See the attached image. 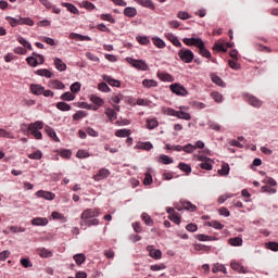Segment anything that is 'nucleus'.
<instances>
[{
    "instance_id": "1",
    "label": "nucleus",
    "mask_w": 278,
    "mask_h": 278,
    "mask_svg": "<svg viewBox=\"0 0 278 278\" xmlns=\"http://www.w3.org/2000/svg\"><path fill=\"white\" fill-rule=\"evenodd\" d=\"M99 216H101V210L99 208H86L81 215V222L80 225L81 227H93L99 225V220L97 218H99Z\"/></svg>"
},
{
    "instance_id": "2",
    "label": "nucleus",
    "mask_w": 278,
    "mask_h": 278,
    "mask_svg": "<svg viewBox=\"0 0 278 278\" xmlns=\"http://www.w3.org/2000/svg\"><path fill=\"white\" fill-rule=\"evenodd\" d=\"M43 127L45 123L37 121L28 125V131H30L31 136H34L36 140H42V132H40L39 129H43Z\"/></svg>"
},
{
    "instance_id": "3",
    "label": "nucleus",
    "mask_w": 278,
    "mask_h": 278,
    "mask_svg": "<svg viewBox=\"0 0 278 278\" xmlns=\"http://www.w3.org/2000/svg\"><path fill=\"white\" fill-rule=\"evenodd\" d=\"M178 58H180L181 62L185 64H191V62L194 60V52L190 49L181 48L178 51Z\"/></svg>"
},
{
    "instance_id": "4",
    "label": "nucleus",
    "mask_w": 278,
    "mask_h": 278,
    "mask_svg": "<svg viewBox=\"0 0 278 278\" xmlns=\"http://www.w3.org/2000/svg\"><path fill=\"white\" fill-rule=\"evenodd\" d=\"M243 99L247 101V103H249V105H252V108H262L263 105L262 100L257 99L255 96L243 93Z\"/></svg>"
},
{
    "instance_id": "5",
    "label": "nucleus",
    "mask_w": 278,
    "mask_h": 278,
    "mask_svg": "<svg viewBox=\"0 0 278 278\" xmlns=\"http://www.w3.org/2000/svg\"><path fill=\"white\" fill-rule=\"evenodd\" d=\"M199 162H202L200 164V168L203 170H212V166L214 164V161L207 156L199 155L198 156Z\"/></svg>"
},
{
    "instance_id": "6",
    "label": "nucleus",
    "mask_w": 278,
    "mask_h": 278,
    "mask_svg": "<svg viewBox=\"0 0 278 278\" xmlns=\"http://www.w3.org/2000/svg\"><path fill=\"white\" fill-rule=\"evenodd\" d=\"M169 88L174 94H178L179 97H186V94H188V90H186L184 86L174 84L170 85Z\"/></svg>"
},
{
    "instance_id": "7",
    "label": "nucleus",
    "mask_w": 278,
    "mask_h": 278,
    "mask_svg": "<svg viewBox=\"0 0 278 278\" xmlns=\"http://www.w3.org/2000/svg\"><path fill=\"white\" fill-rule=\"evenodd\" d=\"M35 194L38 199H46V201H53L55 199V193L51 191L39 190Z\"/></svg>"
},
{
    "instance_id": "8",
    "label": "nucleus",
    "mask_w": 278,
    "mask_h": 278,
    "mask_svg": "<svg viewBox=\"0 0 278 278\" xmlns=\"http://www.w3.org/2000/svg\"><path fill=\"white\" fill-rule=\"evenodd\" d=\"M184 45H187V47H197L199 49L200 45L203 42L202 38H184L182 39Z\"/></svg>"
},
{
    "instance_id": "9",
    "label": "nucleus",
    "mask_w": 278,
    "mask_h": 278,
    "mask_svg": "<svg viewBox=\"0 0 278 278\" xmlns=\"http://www.w3.org/2000/svg\"><path fill=\"white\" fill-rule=\"evenodd\" d=\"M130 64L131 66H134V68H137L138 71H149V65H147V63L142 60L131 59Z\"/></svg>"
},
{
    "instance_id": "10",
    "label": "nucleus",
    "mask_w": 278,
    "mask_h": 278,
    "mask_svg": "<svg viewBox=\"0 0 278 278\" xmlns=\"http://www.w3.org/2000/svg\"><path fill=\"white\" fill-rule=\"evenodd\" d=\"M147 251L149 253V256L152 257L153 260H162V251L161 250H155L153 245H148Z\"/></svg>"
},
{
    "instance_id": "11",
    "label": "nucleus",
    "mask_w": 278,
    "mask_h": 278,
    "mask_svg": "<svg viewBox=\"0 0 278 278\" xmlns=\"http://www.w3.org/2000/svg\"><path fill=\"white\" fill-rule=\"evenodd\" d=\"M165 38L169 40V42H172L174 47H178L179 49L184 47V45H181V41H179V38H177V36H175L173 33L165 34Z\"/></svg>"
},
{
    "instance_id": "12",
    "label": "nucleus",
    "mask_w": 278,
    "mask_h": 278,
    "mask_svg": "<svg viewBox=\"0 0 278 278\" xmlns=\"http://www.w3.org/2000/svg\"><path fill=\"white\" fill-rule=\"evenodd\" d=\"M30 223L34 227H47V225H49V219L46 217H35Z\"/></svg>"
},
{
    "instance_id": "13",
    "label": "nucleus",
    "mask_w": 278,
    "mask_h": 278,
    "mask_svg": "<svg viewBox=\"0 0 278 278\" xmlns=\"http://www.w3.org/2000/svg\"><path fill=\"white\" fill-rule=\"evenodd\" d=\"M48 86H49V88H52L53 90H64V88H66L64 83H62L58 79L49 80Z\"/></svg>"
},
{
    "instance_id": "14",
    "label": "nucleus",
    "mask_w": 278,
    "mask_h": 278,
    "mask_svg": "<svg viewBox=\"0 0 278 278\" xmlns=\"http://www.w3.org/2000/svg\"><path fill=\"white\" fill-rule=\"evenodd\" d=\"M110 177V169L101 168L98 174L93 176L94 181H101V179H108Z\"/></svg>"
},
{
    "instance_id": "15",
    "label": "nucleus",
    "mask_w": 278,
    "mask_h": 278,
    "mask_svg": "<svg viewBox=\"0 0 278 278\" xmlns=\"http://www.w3.org/2000/svg\"><path fill=\"white\" fill-rule=\"evenodd\" d=\"M30 92L33 94H36L37 97H39V94H42L45 92V87L42 85L31 84Z\"/></svg>"
},
{
    "instance_id": "16",
    "label": "nucleus",
    "mask_w": 278,
    "mask_h": 278,
    "mask_svg": "<svg viewBox=\"0 0 278 278\" xmlns=\"http://www.w3.org/2000/svg\"><path fill=\"white\" fill-rule=\"evenodd\" d=\"M135 149H140L141 151H151V149H153V143L150 141L138 142Z\"/></svg>"
},
{
    "instance_id": "17",
    "label": "nucleus",
    "mask_w": 278,
    "mask_h": 278,
    "mask_svg": "<svg viewBox=\"0 0 278 278\" xmlns=\"http://www.w3.org/2000/svg\"><path fill=\"white\" fill-rule=\"evenodd\" d=\"M227 47H231V45L227 43V46H225L223 42H215L213 50L217 51V53H227Z\"/></svg>"
},
{
    "instance_id": "18",
    "label": "nucleus",
    "mask_w": 278,
    "mask_h": 278,
    "mask_svg": "<svg viewBox=\"0 0 278 278\" xmlns=\"http://www.w3.org/2000/svg\"><path fill=\"white\" fill-rule=\"evenodd\" d=\"M104 81H106V84H109V86H113L114 88H121V80L111 78L108 75L103 76Z\"/></svg>"
},
{
    "instance_id": "19",
    "label": "nucleus",
    "mask_w": 278,
    "mask_h": 278,
    "mask_svg": "<svg viewBox=\"0 0 278 278\" xmlns=\"http://www.w3.org/2000/svg\"><path fill=\"white\" fill-rule=\"evenodd\" d=\"M46 134H48L49 138H52L54 142H60V138H58V134H55V130L51 128L50 126L45 127Z\"/></svg>"
},
{
    "instance_id": "20",
    "label": "nucleus",
    "mask_w": 278,
    "mask_h": 278,
    "mask_svg": "<svg viewBox=\"0 0 278 278\" xmlns=\"http://www.w3.org/2000/svg\"><path fill=\"white\" fill-rule=\"evenodd\" d=\"M37 253H38L39 257H45V258L53 257V252L48 250V249H46V248L38 249Z\"/></svg>"
},
{
    "instance_id": "21",
    "label": "nucleus",
    "mask_w": 278,
    "mask_h": 278,
    "mask_svg": "<svg viewBox=\"0 0 278 278\" xmlns=\"http://www.w3.org/2000/svg\"><path fill=\"white\" fill-rule=\"evenodd\" d=\"M136 14H138V10H136V8L127 7L124 9V16H127L128 18H134Z\"/></svg>"
},
{
    "instance_id": "22",
    "label": "nucleus",
    "mask_w": 278,
    "mask_h": 278,
    "mask_svg": "<svg viewBox=\"0 0 278 278\" xmlns=\"http://www.w3.org/2000/svg\"><path fill=\"white\" fill-rule=\"evenodd\" d=\"M136 3L142 5L143 8H149V10H155V4L151 0H135Z\"/></svg>"
},
{
    "instance_id": "23",
    "label": "nucleus",
    "mask_w": 278,
    "mask_h": 278,
    "mask_svg": "<svg viewBox=\"0 0 278 278\" xmlns=\"http://www.w3.org/2000/svg\"><path fill=\"white\" fill-rule=\"evenodd\" d=\"M36 75H39V77H47V79H51L53 77V73L47 68L37 70Z\"/></svg>"
},
{
    "instance_id": "24",
    "label": "nucleus",
    "mask_w": 278,
    "mask_h": 278,
    "mask_svg": "<svg viewBox=\"0 0 278 278\" xmlns=\"http://www.w3.org/2000/svg\"><path fill=\"white\" fill-rule=\"evenodd\" d=\"M54 66L60 72L66 71V63H64V61H62L60 58L54 59Z\"/></svg>"
},
{
    "instance_id": "25",
    "label": "nucleus",
    "mask_w": 278,
    "mask_h": 278,
    "mask_svg": "<svg viewBox=\"0 0 278 278\" xmlns=\"http://www.w3.org/2000/svg\"><path fill=\"white\" fill-rule=\"evenodd\" d=\"M198 49L203 58H212V53L205 48V43L203 41L201 42L200 47H198Z\"/></svg>"
},
{
    "instance_id": "26",
    "label": "nucleus",
    "mask_w": 278,
    "mask_h": 278,
    "mask_svg": "<svg viewBox=\"0 0 278 278\" xmlns=\"http://www.w3.org/2000/svg\"><path fill=\"white\" fill-rule=\"evenodd\" d=\"M115 136L117 138H129V136H131V130H129V129H118V130H116Z\"/></svg>"
},
{
    "instance_id": "27",
    "label": "nucleus",
    "mask_w": 278,
    "mask_h": 278,
    "mask_svg": "<svg viewBox=\"0 0 278 278\" xmlns=\"http://www.w3.org/2000/svg\"><path fill=\"white\" fill-rule=\"evenodd\" d=\"M63 8H67L68 12L72 14H79V10L75 4L68 3V2H62Z\"/></svg>"
},
{
    "instance_id": "28",
    "label": "nucleus",
    "mask_w": 278,
    "mask_h": 278,
    "mask_svg": "<svg viewBox=\"0 0 278 278\" xmlns=\"http://www.w3.org/2000/svg\"><path fill=\"white\" fill-rule=\"evenodd\" d=\"M142 86H144V88H157V81L153 79H143Z\"/></svg>"
},
{
    "instance_id": "29",
    "label": "nucleus",
    "mask_w": 278,
    "mask_h": 278,
    "mask_svg": "<svg viewBox=\"0 0 278 278\" xmlns=\"http://www.w3.org/2000/svg\"><path fill=\"white\" fill-rule=\"evenodd\" d=\"M104 114L108 116V118L113 122V121H116L117 118V114H116V111L113 110V109H106Z\"/></svg>"
},
{
    "instance_id": "30",
    "label": "nucleus",
    "mask_w": 278,
    "mask_h": 278,
    "mask_svg": "<svg viewBox=\"0 0 278 278\" xmlns=\"http://www.w3.org/2000/svg\"><path fill=\"white\" fill-rule=\"evenodd\" d=\"M207 227H213V229H223L225 227V225L220 224V222L218 220H211V222H206Z\"/></svg>"
},
{
    "instance_id": "31",
    "label": "nucleus",
    "mask_w": 278,
    "mask_h": 278,
    "mask_svg": "<svg viewBox=\"0 0 278 278\" xmlns=\"http://www.w3.org/2000/svg\"><path fill=\"white\" fill-rule=\"evenodd\" d=\"M228 243L231 247H242V238H240V237L230 238L228 240Z\"/></svg>"
},
{
    "instance_id": "32",
    "label": "nucleus",
    "mask_w": 278,
    "mask_h": 278,
    "mask_svg": "<svg viewBox=\"0 0 278 278\" xmlns=\"http://www.w3.org/2000/svg\"><path fill=\"white\" fill-rule=\"evenodd\" d=\"M211 79L213 84H216V86H222V88L225 86V81H223V78L218 75L212 74Z\"/></svg>"
},
{
    "instance_id": "33",
    "label": "nucleus",
    "mask_w": 278,
    "mask_h": 278,
    "mask_svg": "<svg viewBox=\"0 0 278 278\" xmlns=\"http://www.w3.org/2000/svg\"><path fill=\"white\" fill-rule=\"evenodd\" d=\"M5 20L11 25V27H17V25H21V17L14 18L12 16H7Z\"/></svg>"
},
{
    "instance_id": "34",
    "label": "nucleus",
    "mask_w": 278,
    "mask_h": 278,
    "mask_svg": "<svg viewBox=\"0 0 278 278\" xmlns=\"http://www.w3.org/2000/svg\"><path fill=\"white\" fill-rule=\"evenodd\" d=\"M56 108L61 112H71V104H68L66 102H59V103H56Z\"/></svg>"
},
{
    "instance_id": "35",
    "label": "nucleus",
    "mask_w": 278,
    "mask_h": 278,
    "mask_svg": "<svg viewBox=\"0 0 278 278\" xmlns=\"http://www.w3.org/2000/svg\"><path fill=\"white\" fill-rule=\"evenodd\" d=\"M218 175H222L223 177H227V175H229V164L224 163L222 165V168L218 169Z\"/></svg>"
},
{
    "instance_id": "36",
    "label": "nucleus",
    "mask_w": 278,
    "mask_h": 278,
    "mask_svg": "<svg viewBox=\"0 0 278 278\" xmlns=\"http://www.w3.org/2000/svg\"><path fill=\"white\" fill-rule=\"evenodd\" d=\"M90 101H91V103H94V105H98L99 108H101V106L103 105V103H105V102L103 101V99H101V98L98 97V96H91V97H90Z\"/></svg>"
},
{
    "instance_id": "37",
    "label": "nucleus",
    "mask_w": 278,
    "mask_h": 278,
    "mask_svg": "<svg viewBox=\"0 0 278 278\" xmlns=\"http://www.w3.org/2000/svg\"><path fill=\"white\" fill-rule=\"evenodd\" d=\"M0 138H9V140H14V135L3 128H0Z\"/></svg>"
},
{
    "instance_id": "38",
    "label": "nucleus",
    "mask_w": 278,
    "mask_h": 278,
    "mask_svg": "<svg viewBox=\"0 0 278 278\" xmlns=\"http://www.w3.org/2000/svg\"><path fill=\"white\" fill-rule=\"evenodd\" d=\"M141 218L146 223V225H148V227H153V219L151 218V216H149V214L142 213Z\"/></svg>"
},
{
    "instance_id": "39",
    "label": "nucleus",
    "mask_w": 278,
    "mask_h": 278,
    "mask_svg": "<svg viewBox=\"0 0 278 278\" xmlns=\"http://www.w3.org/2000/svg\"><path fill=\"white\" fill-rule=\"evenodd\" d=\"M232 270H236L237 273H247V269H244V267L242 265H240L239 263H231L230 264Z\"/></svg>"
},
{
    "instance_id": "40",
    "label": "nucleus",
    "mask_w": 278,
    "mask_h": 278,
    "mask_svg": "<svg viewBox=\"0 0 278 278\" xmlns=\"http://www.w3.org/2000/svg\"><path fill=\"white\" fill-rule=\"evenodd\" d=\"M74 261L78 266H81L86 262V255L85 254H76L74 255Z\"/></svg>"
},
{
    "instance_id": "41",
    "label": "nucleus",
    "mask_w": 278,
    "mask_h": 278,
    "mask_svg": "<svg viewBox=\"0 0 278 278\" xmlns=\"http://www.w3.org/2000/svg\"><path fill=\"white\" fill-rule=\"evenodd\" d=\"M157 77L161 79V81H173V76H170L168 73H159Z\"/></svg>"
},
{
    "instance_id": "42",
    "label": "nucleus",
    "mask_w": 278,
    "mask_h": 278,
    "mask_svg": "<svg viewBox=\"0 0 278 278\" xmlns=\"http://www.w3.org/2000/svg\"><path fill=\"white\" fill-rule=\"evenodd\" d=\"M70 90L74 94H77V92H79V90H81V83L76 81V83L72 84L71 87H70Z\"/></svg>"
},
{
    "instance_id": "43",
    "label": "nucleus",
    "mask_w": 278,
    "mask_h": 278,
    "mask_svg": "<svg viewBox=\"0 0 278 278\" xmlns=\"http://www.w3.org/2000/svg\"><path fill=\"white\" fill-rule=\"evenodd\" d=\"M29 160H42V151L37 150L30 154H28Z\"/></svg>"
},
{
    "instance_id": "44",
    "label": "nucleus",
    "mask_w": 278,
    "mask_h": 278,
    "mask_svg": "<svg viewBox=\"0 0 278 278\" xmlns=\"http://www.w3.org/2000/svg\"><path fill=\"white\" fill-rule=\"evenodd\" d=\"M159 162L161 164H173V159H170V156L166 155V154H162L160 157H159Z\"/></svg>"
},
{
    "instance_id": "45",
    "label": "nucleus",
    "mask_w": 278,
    "mask_h": 278,
    "mask_svg": "<svg viewBox=\"0 0 278 278\" xmlns=\"http://www.w3.org/2000/svg\"><path fill=\"white\" fill-rule=\"evenodd\" d=\"M177 118H181L182 121H191L192 116L190 115V113L178 111Z\"/></svg>"
},
{
    "instance_id": "46",
    "label": "nucleus",
    "mask_w": 278,
    "mask_h": 278,
    "mask_svg": "<svg viewBox=\"0 0 278 278\" xmlns=\"http://www.w3.org/2000/svg\"><path fill=\"white\" fill-rule=\"evenodd\" d=\"M178 168L180 170H182V173H187L188 175H189V173H192V167H190V165H188L186 163H179Z\"/></svg>"
},
{
    "instance_id": "47",
    "label": "nucleus",
    "mask_w": 278,
    "mask_h": 278,
    "mask_svg": "<svg viewBox=\"0 0 278 278\" xmlns=\"http://www.w3.org/2000/svg\"><path fill=\"white\" fill-rule=\"evenodd\" d=\"M152 40H153V45H155L157 49H164V47H166V43L164 42V40H162L159 37H154Z\"/></svg>"
},
{
    "instance_id": "48",
    "label": "nucleus",
    "mask_w": 278,
    "mask_h": 278,
    "mask_svg": "<svg viewBox=\"0 0 278 278\" xmlns=\"http://www.w3.org/2000/svg\"><path fill=\"white\" fill-rule=\"evenodd\" d=\"M62 101H75V94L71 93V91H67L61 96Z\"/></svg>"
},
{
    "instance_id": "49",
    "label": "nucleus",
    "mask_w": 278,
    "mask_h": 278,
    "mask_svg": "<svg viewBox=\"0 0 278 278\" xmlns=\"http://www.w3.org/2000/svg\"><path fill=\"white\" fill-rule=\"evenodd\" d=\"M70 38H72V40H90V37L88 36H83V35H79V34H76V33H72L70 35Z\"/></svg>"
},
{
    "instance_id": "50",
    "label": "nucleus",
    "mask_w": 278,
    "mask_h": 278,
    "mask_svg": "<svg viewBox=\"0 0 278 278\" xmlns=\"http://www.w3.org/2000/svg\"><path fill=\"white\" fill-rule=\"evenodd\" d=\"M182 207L184 210H188V212H197V205L192 204L191 202H184Z\"/></svg>"
},
{
    "instance_id": "51",
    "label": "nucleus",
    "mask_w": 278,
    "mask_h": 278,
    "mask_svg": "<svg viewBox=\"0 0 278 278\" xmlns=\"http://www.w3.org/2000/svg\"><path fill=\"white\" fill-rule=\"evenodd\" d=\"M90 153L86 150H78L76 153V157H78V160H86V157H89Z\"/></svg>"
},
{
    "instance_id": "52",
    "label": "nucleus",
    "mask_w": 278,
    "mask_h": 278,
    "mask_svg": "<svg viewBox=\"0 0 278 278\" xmlns=\"http://www.w3.org/2000/svg\"><path fill=\"white\" fill-rule=\"evenodd\" d=\"M20 25H28L29 27H34V21L29 17H20Z\"/></svg>"
},
{
    "instance_id": "53",
    "label": "nucleus",
    "mask_w": 278,
    "mask_h": 278,
    "mask_svg": "<svg viewBox=\"0 0 278 278\" xmlns=\"http://www.w3.org/2000/svg\"><path fill=\"white\" fill-rule=\"evenodd\" d=\"M148 129H155L160 125L156 118L148 119L147 121Z\"/></svg>"
},
{
    "instance_id": "54",
    "label": "nucleus",
    "mask_w": 278,
    "mask_h": 278,
    "mask_svg": "<svg viewBox=\"0 0 278 278\" xmlns=\"http://www.w3.org/2000/svg\"><path fill=\"white\" fill-rule=\"evenodd\" d=\"M17 42H20V45H23L25 47V49H28V51H31V49H33L31 43H29L27 40H25V38L18 37Z\"/></svg>"
},
{
    "instance_id": "55",
    "label": "nucleus",
    "mask_w": 278,
    "mask_h": 278,
    "mask_svg": "<svg viewBox=\"0 0 278 278\" xmlns=\"http://www.w3.org/2000/svg\"><path fill=\"white\" fill-rule=\"evenodd\" d=\"M87 114L85 111H78L73 115V121H81V118H86Z\"/></svg>"
},
{
    "instance_id": "56",
    "label": "nucleus",
    "mask_w": 278,
    "mask_h": 278,
    "mask_svg": "<svg viewBox=\"0 0 278 278\" xmlns=\"http://www.w3.org/2000/svg\"><path fill=\"white\" fill-rule=\"evenodd\" d=\"M211 97L216 103H223V94L218 93L217 91H213Z\"/></svg>"
},
{
    "instance_id": "57",
    "label": "nucleus",
    "mask_w": 278,
    "mask_h": 278,
    "mask_svg": "<svg viewBox=\"0 0 278 278\" xmlns=\"http://www.w3.org/2000/svg\"><path fill=\"white\" fill-rule=\"evenodd\" d=\"M101 21H108L109 23H116V20L112 16V14H101L100 15Z\"/></svg>"
},
{
    "instance_id": "58",
    "label": "nucleus",
    "mask_w": 278,
    "mask_h": 278,
    "mask_svg": "<svg viewBox=\"0 0 278 278\" xmlns=\"http://www.w3.org/2000/svg\"><path fill=\"white\" fill-rule=\"evenodd\" d=\"M52 218L54 220H62L63 223H66V217L64 215H62L61 213L58 212H52Z\"/></svg>"
},
{
    "instance_id": "59",
    "label": "nucleus",
    "mask_w": 278,
    "mask_h": 278,
    "mask_svg": "<svg viewBox=\"0 0 278 278\" xmlns=\"http://www.w3.org/2000/svg\"><path fill=\"white\" fill-rule=\"evenodd\" d=\"M163 113L167 114V116H176L177 117L178 111H175L172 108H165V109H163Z\"/></svg>"
},
{
    "instance_id": "60",
    "label": "nucleus",
    "mask_w": 278,
    "mask_h": 278,
    "mask_svg": "<svg viewBox=\"0 0 278 278\" xmlns=\"http://www.w3.org/2000/svg\"><path fill=\"white\" fill-rule=\"evenodd\" d=\"M26 62H27V64H28L29 66H34V67L38 66V60H37L36 56H28V58L26 59Z\"/></svg>"
},
{
    "instance_id": "61",
    "label": "nucleus",
    "mask_w": 278,
    "mask_h": 278,
    "mask_svg": "<svg viewBox=\"0 0 278 278\" xmlns=\"http://www.w3.org/2000/svg\"><path fill=\"white\" fill-rule=\"evenodd\" d=\"M266 249H269V251H278V242H275V241L267 242Z\"/></svg>"
},
{
    "instance_id": "62",
    "label": "nucleus",
    "mask_w": 278,
    "mask_h": 278,
    "mask_svg": "<svg viewBox=\"0 0 278 278\" xmlns=\"http://www.w3.org/2000/svg\"><path fill=\"white\" fill-rule=\"evenodd\" d=\"M98 90H100V92H110V86H108V84L105 83H100L98 84Z\"/></svg>"
},
{
    "instance_id": "63",
    "label": "nucleus",
    "mask_w": 278,
    "mask_h": 278,
    "mask_svg": "<svg viewBox=\"0 0 278 278\" xmlns=\"http://www.w3.org/2000/svg\"><path fill=\"white\" fill-rule=\"evenodd\" d=\"M195 149L197 147L192 146V143H188L187 146L182 147V151H185V153H194Z\"/></svg>"
},
{
    "instance_id": "64",
    "label": "nucleus",
    "mask_w": 278,
    "mask_h": 278,
    "mask_svg": "<svg viewBox=\"0 0 278 278\" xmlns=\"http://www.w3.org/2000/svg\"><path fill=\"white\" fill-rule=\"evenodd\" d=\"M81 5L83 8H85V10H89V11H92L94 10V8H97L94 7V4H92V2H89V1H83Z\"/></svg>"
}]
</instances>
